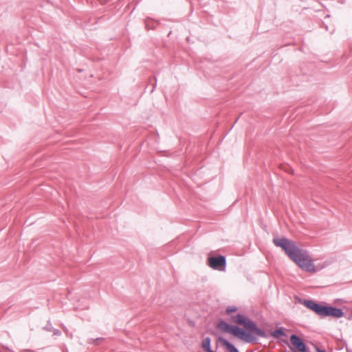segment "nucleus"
Segmentation results:
<instances>
[{"label":"nucleus","instance_id":"obj_8","mask_svg":"<svg viewBox=\"0 0 352 352\" xmlns=\"http://www.w3.org/2000/svg\"><path fill=\"white\" fill-rule=\"evenodd\" d=\"M202 348L206 352H214L210 348V338L207 337L205 338L201 344Z\"/></svg>","mask_w":352,"mask_h":352},{"label":"nucleus","instance_id":"obj_9","mask_svg":"<svg viewBox=\"0 0 352 352\" xmlns=\"http://www.w3.org/2000/svg\"><path fill=\"white\" fill-rule=\"evenodd\" d=\"M271 335L275 338H280V336H285V333L283 331V329H275L274 331H272L271 333Z\"/></svg>","mask_w":352,"mask_h":352},{"label":"nucleus","instance_id":"obj_1","mask_svg":"<svg viewBox=\"0 0 352 352\" xmlns=\"http://www.w3.org/2000/svg\"><path fill=\"white\" fill-rule=\"evenodd\" d=\"M273 243L281 248L286 254L302 270L314 273L316 271L313 260L308 252L300 248L296 243L286 238H275Z\"/></svg>","mask_w":352,"mask_h":352},{"label":"nucleus","instance_id":"obj_10","mask_svg":"<svg viewBox=\"0 0 352 352\" xmlns=\"http://www.w3.org/2000/svg\"><path fill=\"white\" fill-rule=\"evenodd\" d=\"M237 308L235 306H230L226 309V312L227 314H230L232 312H235Z\"/></svg>","mask_w":352,"mask_h":352},{"label":"nucleus","instance_id":"obj_6","mask_svg":"<svg viewBox=\"0 0 352 352\" xmlns=\"http://www.w3.org/2000/svg\"><path fill=\"white\" fill-rule=\"evenodd\" d=\"M290 342L292 346H289L293 352H307V347L304 342L296 335L290 336Z\"/></svg>","mask_w":352,"mask_h":352},{"label":"nucleus","instance_id":"obj_15","mask_svg":"<svg viewBox=\"0 0 352 352\" xmlns=\"http://www.w3.org/2000/svg\"><path fill=\"white\" fill-rule=\"evenodd\" d=\"M347 352H352L351 351H347Z\"/></svg>","mask_w":352,"mask_h":352},{"label":"nucleus","instance_id":"obj_16","mask_svg":"<svg viewBox=\"0 0 352 352\" xmlns=\"http://www.w3.org/2000/svg\"><path fill=\"white\" fill-rule=\"evenodd\" d=\"M347 352H352L351 351H347Z\"/></svg>","mask_w":352,"mask_h":352},{"label":"nucleus","instance_id":"obj_12","mask_svg":"<svg viewBox=\"0 0 352 352\" xmlns=\"http://www.w3.org/2000/svg\"><path fill=\"white\" fill-rule=\"evenodd\" d=\"M54 335L60 336V331H58V330H55V331H54Z\"/></svg>","mask_w":352,"mask_h":352},{"label":"nucleus","instance_id":"obj_14","mask_svg":"<svg viewBox=\"0 0 352 352\" xmlns=\"http://www.w3.org/2000/svg\"><path fill=\"white\" fill-rule=\"evenodd\" d=\"M146 26L148 28H151L150 27H148V21H146Z\"/></svg>","mask_w":352,"mask_h":352},{"label":"nucleus","instance_id":"obj_7","mask_svg":"<svg viewBox=\"0 0 352 352\" xmlns=\"http://www.w3.org/2000/svg\"><path fill=\"white\" fill-rule=\"evenodd\" d=\"M219 341L229 352H239L237 348L229 342L227 340L220 338Z\"/></svg>","mask_w":352,"mask_h":352},{"label":"nucleus","instance_id":"obj_11","mask_svg":"<svg viewBox=\"0 0 352 352\" xmlns=\"http://www.w3.org/2000/svg\"><path fill=\"white\" fill-rule=\"evenodd\" d=\"M101 340L102 338L91 339L89 342L95 344H98Z\"/></svg>","mask_w":352,"mask_h":352},{"label":"nucleus","instance_id":"obj_4","mask_svg":"<svg viewBox=\"0 0 352 352\" xmlns=\"http://www.w3.org/2000/svg\"><path fill=\"white\" fill-rule=\"evenodd\" d=\"M232 322L243 325L246 330H248L261 338H266L265 332L258 328L256 324L250 319L245 318L242 314H237L231 318Z\"/></svg>","mask_w":352,"mask_h":352},{"label":"nucleus","instance_id":"obj_2","mask_svg":"<svg viewBox=\"0 0 352 352\" xmlns=\"http://www.w3.org/2000/svg\"><path fill=\"white\" fill-rule=\"evenodd\" d=\"M302 304L320 317L332 316L340 318L344 316L343 311L331 306H322L312 300H304Z\"/></svg>","mask_w":352,"mask_h":352},{"label":"nucleus","instance_id":"obj_5","mask_svg":"<svg viewBox=\"0 0 352 352\" xmlns=\"http://www.w3.org/2000/svg\"><path fill=\"white\" fill-rule=\"evenodd\" d=\"M208 265L213 270L224 272L226 267V259L224 256H210L208 258Z\"/></svg>","mask_w":352,"mask_h":352},{"label":"nucleus","instance_id":"obj_3","mask_svg":"<svg viewBox=\"0 0 352 352\" xmlns=\"http://www.w3.org/2000/svg\"><path fill=\"white\" fill-rule=\"evenodd\" d=\"M217 327L223 332L232 333L235 337L247 342H251L254 339L250 333H247L243 329L229 324L223 320H221L217 324Z\"/></svg>","mask_w":352,"mask_h":352},{"label":"nucleus","instance_id":"obj_13","mask_svg":"<svg viewBox=\"0 0 352 352\" xmlns=\"http://www.w3.org/2000/svg\"><path fill=\"white\" fill-rule=\"evenodd\" d=\"M316 351L317 352H326L324 350H321V349H317Z\"/></svg>","mask_w":352,"mask_h":352}]
</instances>
